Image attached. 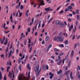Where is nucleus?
I'll use <instances>...</instances> for the list:
<instances>
[{
    "instance_id": "338daca9",
    "label": "nucleus",
    "mask_w": 80,
    "mask_h": 80,
    "mask_svg": "<svg viewBox=\"0 0 80 80\" xmlns=\"http://www.w3.org/2000/svg\"><path fill=\"white\" fill-rule=\"evenodd\" d=\"M35 77H33L32 78V80H35Z\"/></svg>"
},
{
    "instance_id": "72a5a7b5",
    "label": "nucleus",
    "mask_w": 80,
    "mask_h": 80,
    "mask_svg": "<svg viewBox=\"0 0 80 80\" xmlns=\"http://www.w3.org/2000/svg\"><path fill=\"white\" fill-rule=\"evenodd\" d=\"M24 45H27V40L26 39L24 40Z\"/></svg>"
},
{
    "instance_id": "37998d69",
    "label": "nucleus",
    "mask_w": 80,
    "mask_h": 80,
    "mask_svg": "<svg viewBox=\"0 0 80 80\" xmlns=\"http://www.w3.org/2000/svg\"><path fill=\"white\" fill-rule=\"evenodd\" d=\"M75 34H74L73 35L72 38V40H74L75 39Z\"/></svg>"
},
{
    "instance_id": "5fc2aeb1",
    "label": "nucleus",
    "mask_w": 80,
    "mask_h": 80,
    "mask_svg": "<svg viewBox=\"0 0 80 80\" xmlns=\"http://www.w3.org/2000/svg\"><path fill=\"white\" fill-rule=\"evenodd\" d=\"M28 43H31V41L30 40V39H28Z\"/></svg>"
},
{
    "instance_id": "2f4dec72",
    "label": "nucleus",
    "mask_w": 80,
    "mask_h": 80,
    "mask_svg": "<svg viewBox=\"0 0 80 80\" xmlns=\"http://www.w3.org/2000/svg\"><path fill=\"white\" fill-rule=\"evenodd\" d=\"M54 51H55V52H59V50L56 48H54Z\"/></svg>"
},
{
    "instance_id": "f8f14e48",
    "label": "nucleus",
    "mask_w": 80,
    "mask_h": 80,
    "mask_svg": "<svg viewBox=\"0 0 80 80\" xmlns=\"http://www.w3.org/2000/svg\"><path fill=\"white\" fill-rule=\"evenodd\" d=\"M7 65H10V66H12V63L11 62H8L7 63Z\"/></svg>"
},
{
    "instance_id": "e2e57ef3",
    "label": "nucleus",
    "mask_w": 80,
    "mask_h": 80,
    "mask_svg": "<svg viewBox=\"0 0 80 80\" xmlns=\"http://www.w3.org/2000/svg\"><path fill=\"white\" fill-rule=\"evenodd\" d=\"M18 51H19V50L18 49H17L16 51V53H18Z\"/></svg>"
},
{
    "instance_id": "4c0bfd02",
    "label": "nucleus",
    "mask_w": 80,
    "mask_h": 80,
    "mask_svg": "<svg viewBox=\"0 0 80 80\" xmlns=\"http://www.w3.org/2000/svg\"><path fill=\"white\" fill-rule=\"evenodd\" d=\"M64 54L62 52L60 53L59 55L60 56H62V55H63Z\"/></svg>"
},
{
    "instance_id": "ddd939ff",
    "label": "nucleus",
    "mask_w": 80,
    "mask_h": 80,
    "mask_svg": "<svg viewBox=\"0 0 80 80\" xmlns=\"http://www.w3.org/2000/svg\"><path fill=\"white\" fill-rule=\"evenodd\" d=\"M49 36H46L45 39L46 42H48V41L49 40Z\"/></svg>"
},
{
    "instance_id": "680f3d73",
    "label": "nucleus",
    "mask_w": 80,
    "mask_h": 80,
    "mask_svg": "<svg viewBox=\"0 0 80 80\" xmlns=\"http://www.w3.org/2000/svg\"><path fill=\"white\" fill-rule=\"evenodd\" d=\"M1 43H2V44H3V42H4V41H3V39H2V40L1 41Z\"/></svg>"
},
{
    "instance_id": "c9c22d12",
    "label": "nucleus",
    "mask_w": 80,
    "mask_h": 80,
    "mask_svg": "<svg viewBox=\"0 0 80 80\" xmlns=\"http://www.w3.org/2000/svg\"><path fill=\"white\" fill-rule=\"evenodd\" d=\"M59 46L60 47H62V48L64 47V45H63V44H60L59 45Z\"/></svg>"
},
{
    "instance_id": "c03bdc74",
    "label": "nucleus",
    "mask_w": 80,
    "mask_h": 80,
    "mask_svg": "<svg viewBox=\"0 0 80 80\" xmlns=\"http://www.w3.org/2000/svg\"><path fill=\"white\" fill-rule=\"evenodd\" d=\"M78 21L77 20L76 21V26H78Z\"/></svg>"
},
{
    "instance_id": "e433bc0d",
    "label": "nucleus",
    "mask_w": 80,
    "mask_h": 80,
    "mask_svg": "<svg viewBox=\"0 0 80 80\" xmlns=\"http://www.w3.org/2000/svg\"><path fill=\"white\" fill-rule=\"evenodd\" d=\"M61 57H60V56L59 55L58 56V60H60H60H61Z\"/></svg>"
},
{
    "instance_id": "69168bd1",
    "label": "nucleus",
    "mask_w": 80,
    "mask_h": 80,
    "mask_svg": "<svg viewBox=\"0 0 80 80\" xmlns=\"http://www.w3.org/2000/svg\"><path fill=\"white\" fill-rule=\"evenodd\" d=\"M51 58H52V59H54V58H55V56H51Z\"/></svg>"
},
{
    "instance_id": "c756f323",
    "label": "nucleus",
    "mask_w": 80,
    "mask_h": 80,
    "mask_svg": "<svg viewBox=\"0 0 80 80\" xmlns=\"http://www.w3.org/2000/svg\"><path fill=\"white\" fill-rule=\"evenodd\" d=\"M27 30L28 32H29V33H30V28H28L27 29Z\"/></svg>"
},
{
    "instance_id": "f704fd0d",
    "label": "nucleus",
    "mask_w": 80,
    "mask_h": 80,
    "mask_svg": "<svg viewBox=\"0 0 80 80\" xmlns=\"http://www.w3.org/2000/svg\"><path fill=\"white\" fill-rule=\"evenodd\" d=\"M7 80V77H6V75H5L4 76V79L3 80Z\"/></svg>"
},
{
    "instance_id": "f03ea898",
    "label": "nucleus",
    "mask_w": 80,
    "mask_h": 80,
    "mask_svg": "<svg viewBox=\"0 0 80 80\" xmlns=\"http://www.w3.org/2000/svg\"><path fill=\"white\" fill-rule=\"evenodd\" d=\"M37 1L40 2V4L38 7V8L40 7V6L42 5H45V3L44 2V0H37Z\"/></svg>"
},
{
    "instance_id": "473e14b6",
    "label": "nucleus",
    "mask_w": 80,
    "mask_h": 80,
    "mask_svg": "<svg viewBox=\"0 0 80 80\" xmlns=\"http://www.w3.org/2000/svg\"><path fill=\"white\" fill-rule=\"evenodd\" d=\"M38 23H37L35 24V27H34L35 30H36V28H37V26L38 25Z\"/></svg>"
},
{
    "instance_id": "6e6552de",
    "label": "nucleus",
    "mask_w": 80,
    "mask_h": 80,
    "mask_svg": "<svg viewBox=\"0 0 80 80\" xmlns=\"http://www.w3.org/2000/svg\"><path fill=\"white\" fill-rule=\"evenodd\" d=\"M10 19L11 20V23H12L13 21V16L12 15V14H11V17H10Z\"/></svg>"
},
{
    "instance_id": "9b49d317",
    "label": "nucleus",
    "mask_w": 80,
    "mask_h": 80,
    "mask_svg": "<svg viewBox=\"0 0 80 80\" xmlns=\"http://www.w3.org/2000/svg\"><path fill=\"white\" fill-rule=\"evenodd\" d=\"M72 72H71L70 74V78H71V80L73 79V77L72 76Z\"/></svg>"
},
{
    "instance_id": "0eeeda50",
    "label": "nucleus",
    "mask_w": 80,
    "mask_h": 80,
    "mask_svg": "<svg viewBox=\"0 0 80 80\" xmlns=\"http://www.w3.org/2000/svg\"><path fill=\"white\" fill-rule=\"evenodd\" d=\"M58 39H59L60 42H62L63 41V39L62 38H61V37L60 36H58Z\"/></svg>"
},
{
    "instance_id": "2eb2a0df",
    "label": "nucleus",
    "mask_w": 80,
    "mask_h": 80,
    "mask_svg": "<svg viewBox=\"0 0 80 80\" xmlns=\"http://www.w3.org/2000/svg\"><path fill=\"white\" fill-rule=\"evenodd\" d=\"M70 72V70H68L65 72V75H68L69 74Z\"/></svg>"
},
{
    "instance_id": "6ab92c4d",
    "label": "nucleus",
    "mask_w": 80,
    "mask_h": 80,
    "mask_svg": "<svg viewBox=\"0 0 80 80\" xmlns=\"http://www.w3.org/2000/svg\"><path fill=\"white\" fill-rule=\"evenodd\" d=\"M71 63V61H69L68 63V68H70V65Z\"/></svg>"
},
{
    "instance_id": "de8ad7c7",
    "label": "nucleus",
    "mask_w": 80,
    "mask_h": 80,
    "mask_svg": "<svg viewBox=\"0 0 80 80\" xmlns=\"http://www.w3.org/2000/svg\"><path fill=\"white\" fill-rule=\"evenodd\" d=\"M1 58H3V57H4V54H1Z\"/></svg>"
},
{
    "instance_id": "9d476101",
    "label": "nucleus",
    "mask_w": 80,
    "mask_h": 80,
    "mask_svg": "<svg viewBox=\"0 0 80 80\" xmlns=\"http://www.w3.org/2000/svg\"><path fill=\"white\" fill-rule=\"evenodd\" d=\"M62 73V70H60L58 72H57V75H59V74H60V73Z\"/></svg>"
},
{
    "instance_id": "603ef678",
    "label": "nucleus",
    "mask_w": 80,
    "mask_h": 80,
    "mask_svg": "<svg viewBox=\"0 0 80 80\" xmlns=\"http://www.w3.org/2000/svg\"><path fill=\"white\" fill-rule=\"evenodd\" d=\"M67 11H69V9H68V8H66L65 9V11L67 12Z\"/></svg>"
},
{
    "instance_id": "0e129e2a",
    "label": "nucleus",
    "mask_w": 80,
    "mask_h": 80,
    "mask_svg": "<svg viewBox=\"0 0 80 80\" xmlns=\"http://www.w3.org/2000/svg\"><path fill=\"white\" fill-rule=\"evenodd\" d=\"M62 33V32H60V33H59V35H61Z\"/></svg>"
},
{
    "instance_id": "ea45409f",
    "label": "nucleus",
    "mask_w": 80,
    "mask_h": 80,
    "mask_svg": "<svg viewBox=\"0 0 80 80\" xmlns=\"http://www.w3.org/2000/svg\"><path fill=\"white\" fill-rule=\"evenodd\" d=\"M32 47H31L30 48V50H29V53H31V51H32Z\"/></svg>"
},
{
    "instance_id": "1a4fd4ad",
    "label": "nucleus",
    "mask_w": 80,
    "mask_h": 80,
    "mask_svg": "<svg viewBox=\"0 0 80 80\" xmlns=\"http://www.w3.org/2000/svg\"><path fill=\"white\" fill-rule=\"evenodd\" d=\"M20 3L21 2H19L18 5H17L16 7V9H18L20 7Z\"/></svg>"
},
{
    "instance_id": "f3484780",
    "label": "nucleus",
    "mask_w": 80,
    "mask_h": 80,
    "mask_svg": "<svg viewBox=\"0 0 80 80\" xmlns=\"http://www.w3.org/2000/svg\"><path fill=\"white\" fill-rule=\"evenodd\" d=\"M7 42H8V39L7 38H6L5 39V42L4 43V44L7 45Z\"/></svg>"
},
{
    "instance_id": "b1692460",
    "label": "nucleus",
    "mask_w": 80,
    "mask_h": 80,
    "mask_svg": "<svg viewBox=\"0 0 80 80\" xmlns=\"http://www.w3.org/2000/svg\"><path fill=\"white\" fill-rule=\"evenodd\" d=\"M53 76H54V74H52L49 77L50 79H52V78L53 77Z\"/></svg>"
},
{
    "instance_id": "5701e85b",
    "label": "nucleus",
    "mask_w": 80,
    "mask_h": 80,
    "mask_svg": "<svg viewBox=\"0 0 80 80\" xmlns=\"http://www.w3.org/2000/svg\"><path fill=\"white\" fill-rule=\"evenodd\" d=\"M61 63H62V60H60L59 62L57 63V64L60 65L61 64Z\"/></svg>"
},
{
    "instance_id": "7ed1b4c3",
    "label": "nucleus",
    "mask_w": 80,
    "mask_h": 80,
    "mask_svg": "<svg viewBox=\"0 0 80 80\" xmlns=\"http://www.w3.org/2000/svg\"><path fill=\"white\" fill-rule=\"evenodd\" d=\"M24 58H25V55H23L22 58H19L18 61V63H21V60H23Z\"/></svg>"
},
{
    "instance_id": "09e8293b",
    "label": "nucleus",
    "mask_w": 80,
    "mask_h": 80,
    "mask_svg": "<svg viewBox=\"0 0 80 80\" xmlns=\"http://www.w3.org/2000/svg\"><path fill=\"white\" fill-rule=\"evenodd\" d=\"M4 70H5V68H3V67H2L1 68L2 71V72H3V71H4Z\"/></svg>"
},
{
    "instance_id": "aec40b11",
    "label": "nucleus",
    "mask_w": 80,
    "mask_h": 80,
    "mask_svg": "<svg viewBox=\"0 0 80 80\" xmlns=\"http://www.w3.org/2000/svg\"><path fill=\"white\" fill-rule=\"evenodd\" d=\"M53 19V18H51L49 20H48V24H49L51 22L52 20V19Z\"/></svg>"
},
{
    "instance_id": "052dcab7",
    "label": "nucleus",
    "mask_w": 80,
    "mask_h": 80,
    "mask_svg": "<svg viewBox=\"0 0 80 80\" xmlns=\"http://www.w3.org/2000/svg\"><path fill=\"white\" fill-rule=\"evenodd\" d=\"M68 5H69V3L68 2L67 4L65 5V7H67V6H68Z\"/></svg>"
},
{
    "instance_id": "393cba45",
    "label": "nucleus",
    "mask_w": 80,
    "mask_h": 80,
    "mask_svg": "<svg viewBox=\"0 0 80 80\" xmlns=\"http://www.w3.org/2000/svg\"><path fill=\"white\" fill-rule=\"evenodd\" d=\"M78 77L79 79H80V72H78Z\"/></svg>"
},
{
    "instance_id": "3c124183",
    "label": "nucleus",
    "mask_w": 80,
    "mask_h": 80,
    "mask_svg": "<svg viewBox=\"0 0 80 80\" xmlns=\"http://www.w3.org/2000/svg\"><path fill=\"white\" fill-rule=\"evenodd\" d=\"M52 47V44H50L48 47V48H50L51 47Z\"/></svg>"
},
{
    "instance_id": "774afa93",
    "label": "nucleus",
    "mask_w": 80,
    "mask_h": 80,
    "mask_svg": "<svg viewBox=\"0 0 80 80\" xmlns=\"http://www.w3.org/2000/svg\"><path fill=\"white\" fill-rule=\"evenodd\" d=\"M45 44V41L43 40L42 42V44Z\"/></svg>"
},
{
    "instance_id": "f257e3e1",
    "label": "nucleus",
    "mask_w": 80,
    "mask_h": 80,
    "mask_svg": "<svg viewBox=\"0 0 80 80\" xmlns=\"http://www.w3.org/2000/svg\"><path fill=\"white\" fill-rule=\"evenodd\" d=\"M39 65H38V66H36L34 68V71L35 72H36V75L38 76L39 75V74H40V71L41 70V68H40L39 70ZM38 70H39L38 71Z\"/></svg>"
},
{
    "instance_id": "58836bf2",
    "label": "nucleus",
    "mask_w": 80,
    "mask_h": 80,
    "mask_svg": "<svg viewBox=\"0 0 80 80\" xmlns=\"http://www.w3.org/2000/svg\"><path fill=\"white\" fill-rule=\"evenodd\" d=\"M38 17H39V14H38L36 15L35 16V17L36 18H38Z\"/></svg>"
},
{
    "instance_id": "c85d7f7f",
    "label": "nucleus",
    "mask_w": 80,
    "mask_h": 80,
    "mask_svg": "<svg viewBox=\"0 0 80 80\" xmlns=\"http://www.w3.org/2000/svg\"><path fill=\"white\" fill-rule=\"evenodd\" d=\"M77 18L78 20H80V15H77Z\"/></svg>"
},
{
    "instance_id": "39448f33",
    "label": "nucleus",
    "mask_w": 80,
    "mask_h": 80,
    "mask_svg": "<svg viewBox=\"0 0 80 80\" xmlns=\"http://www.w3.org/2000/svg\"><path fill=\"white\" fill-rule=\"evenodd\" d=\"M18 79L19 80H25V78L21 76L18 78Z\"/></svg>"
},
{
    "instance_id": "4be33fe9",
    "label": "nucleus",
    "mask_w": 80,
    "mask_h": 80,
    "mask_svg": "<svg viewBox=\"0 0 80 80\" xmlns=\"http://www.w3.org/2000/svg\"><path fill=\"white\" fill-rule=\"evenodd\" d=\"M27 69L30 70V64H28L27 65Z\"/></svg>"
},
{
    "instance_id": "412c9836",
    "label": "nucleus",
    "mask_w": 80,
    "mask_h": 80,
    "mask_svg": "<svg viewBox=\"0 0 80 80\" xmlns=\"http://www.w3.org/2000/svg\"><path fill=\"white\" fill-rule=\"evenodd\" d=\"M68 40H66L64 42V43L66 45L68 44Z\"/></svg>"
},
{
    "instance_id": "20e7f679",
    "label": "nucleus",
    "mask_w": 80,
    "mask_h": 80,
    "mask_svg": "<svg viewBox=\"0 0 80 80\" xmlns=\"http://www.w3.org/2000/svg\"><path fill=\"white\" fill-rule=\"evenodd\" d=\"M50 7H48V8H44L45 11H47V12H50V11H53V9H50Z\"/></svg>"
},
{
    "instance_id": "bb28decb",
    "label": "nucleus",
    "mask_w": 80,
    "mask_h": 80,
    "mask_svg": "<svg viewBox=\"0 0 80 80\" xmlns=\"http://www.w3.org/2000/svg\"><path fill=\"white\" fill-rule=\"evenodd\" d=\"M0 80H2V76L1 71H0Z\"/></svg>"
},
{
    "instance_id": "dca6fc26",
    "label": "nucleus",
    "mask_w": 80,
    "mask_h": 80,
    "mask_svg": "<svg viewBox=\"0 0 80 80\" xmlns=\"http://www.w3.org/2000/svg\"><path fill=\"white\" fill-rule=\"evenodd\" d=\"M59 25H60V27H64V26H65V25H64V24H63V22H62V23L61 22V23H60Z\"/></svg>"
},
{
    "instance_id": "13d9d810",
    "label": "nucleus",
    "mask_w": 80,
    "mask_h": 80,
    "mask_svg": "<svg viewBox=\"0 0 80 80\" xmlns=\"http://www.w3.org/2000/svg\"><path fill=\"white\" fill-rule=\"evenodd\" d=\"M41 25V24L40 23H39L38 24V28H39L40 27Z\"/></svg>"
},
{
    "instance_id": "4468645a",
    "label": "nucleus",
    "mask_w": 80,
    "mask_h": 80,
    "mask_svg": "<svg viewBox=\"0 0 80 80\" xmlns=\"http://www.w3.org/2000/svg\"><path fill=\"white\" fill-rule=\"evenodd\" d=\"M68 9L70 10L73 9V8L72 7V6H69L68 7Z\"/></svg>"
},
{
    "instance_id": "7c9ffc66",
    "label": "nucleus",
    "mask_w": 80,
    "mask_h": 80,
    "mask_svg": "<svg viewBox=\"0 0 80 80\" xmlns=\"http://www.w3.org/2000/svg\"><path fill=\"white\" fill-rule=\"evenodd\" d=\"M45 69H46V66H44L42 67V70H45Z\"/></svg>"
},
{
    "instance_id": "a18cd8bd",
    "label": "nucleus",
    "mask_w": 80,
    "mask_h": 80,
    "mask_svg": "<svg viewBox=\"0 0 80 80\" xmlns=\"http://www.w3.org/2000/svg\"><path fill=\"white\" fill-rule=\"evenodd\" d=\"M46 68L47 70H48V65H46Z\"/></svg>"
},
{
    "instance_id": "79ce46f5",
    "label": "nucleus",
    "mask_w": 80,
    "mask_h": 80,
    "mask_svg": "<svg viewBox=\"0 0 80 80\" xmlns=\"http://www.w3.org/2000/svg\"><path fill=\"white\" fill-rule=\"evenodd\" d=\"M68 21L69 22H71L72 21V19L71 18H68Z\"/></svg>"
},
{
    "instance_id": "bf43d9fd",
    "label": "nucleus",
    "mask_w": 80,
    "mask_h": 80,
    "mask_svg": "<svg viewBox=\"0 0 80 80\" xmlns=\"http://www.w3.org/2000/svg\"><path fill=\"white\" fill-rule=\"evenodd\" d=\"M5 33H8L9 32H10V30L8 31H4Z\"/></svg>"
},
{
    "instance_id": "864d4df0",
    "label": "nucleus",
    "mask_w": 80,
    "mask_h": 80,
    "mask_svg": "<svg viewBox=\"0 0 80 80\" xmlns=\"http://www.w3.org/2000/svg\"><path fill=\"white\" fill-rule=\"evenodd\" d=\"M8 51V47H7L6 48V52H7Z\"/></svg>"
},
{
    "instance_id": "a878e982",
    "label": "nucleus",
    "mask_w": 80,
    "mask_h": 80,
    "mask_svg": "<svg viewBox=\"0 0 80 80\" xmlns=\"http://www.w3.org/2000/svg\"><path fill=\"white\" fill-rule=\"evenodd\" d=\"M28 12H29V10H27L25 13V15L26 16H28Z\"/></svg>"
},
{
    "instance_id": "8fccbe9b",
    "label": "nucleus",
    "mask_w": 80,
    "mask_h": 80,
    "mask_svg": "<svg viewBox=\"0 0 80 80\" xmlns=\"http://www.w3.org/2000/svg\"><path fill=\"white\" fill-rule=\"evenodd\" d=\"M11 51H12V53H13V52H14V48H12V49Z\"/></svg>"
},
{
    "instance_id": "a211bd4d",
    "label": "nucleus",
    "mask_w": 80,
    "mask_h": 80,
    "mask_svg": "<svg viewBox=\"0 0 80 80\" xmlns=\"http://www.w3.org/2000/svg\"><path fill=\"white\" fill-rule=\"evenodd\" d=\"M74 54V52H73V50H72L71 53V56L72 58L73 57Z\"/></svg>"
},
{
    "instance_id": "cd10ccee",
    "label": "nucleus",
    "mask_w": 80,
    "mask_h": 80,
    "mask_svg": "<svg viewBox=\"0 0 80 80\" xmlns=\"http://www.w3.org/2000/svg\"><path fill=\"white\" fill-rule=\"evenodd\" d=\"M23 9V5H21L20 6V10H22Z\"/></svg>"
},
{
    "instance_id": "49530a36",
    "label": "nucleus",
    "mask_w": 80,
    "mask_h": 80,
    "mask_svg": "<svg viewBox=\"0 0 80 80\" xmlns=\"http://www.w3.org/2000/svg\"><path fill=\"white\" fill-rule=\"evenodd\" d=\"M71 6H72V7H74V6H75V4H74V3H72L71 4Z\"/></svg>"
},
{
    "instance_id": "6e6d98bb",
    "label": "nucleus",
    "mask_w": 80,
    "mask_h": 80,
    "mask_svg": "<svg viewBox=\"0 0 80 80\" xmlns=\"http://www.w3.org/2000/svg\"><path fill=\"white\" fill-rule=\"evenodd\" d=\"M63 12H64V11H63V10H62L59 12V13H63Z\"/></svg>"
},
{
    "instance_id": "423d86ee",
    "label": "nucleus",
    "mask_w": 80,
    "mask_h": 80,
    "mask_svg": "<svg viewBox=\"0 0 80 80\" xmlns=\"http://www.w3.org/2000/svg\"><path fill=\"white\" fill-rule=\"evenodd\" d=\"M55 23L56 25H60L61 23V22L59 20H57L56 21Z\"/></svg>"
},
{
    "instance_id": "a19ab883",
    "label": "nucleus",
    "mask_w": 80,
    "mask_h": 80,
    "mask_svg": "<svg viewBox=\"0 0 80 80\" xmlns=\"http://www.w3.org/2000/svg\"><path fill=\"white\" fill-rule=\"evenodd\" d=\"M19 69L20 70V71H22V68H21V65H20L19 66Z\"/></svg>"
},
{
    "instance_id": "4d7b16f0",
    "label": "nucleus",
    "mask_w": 80,
    "mask_h": 80,
    "mask_svg": "<svg viewBox=\"0 0 80 80\" xmlns=\"http://www.w3.org/2000/svg\"><path fill=\"white\" fill-rule=\"evenodd\" d=\"M76 12L77 14H78V13H79V11H78V10H77L76 11Z\"/></svg>"
}]
</instances>
